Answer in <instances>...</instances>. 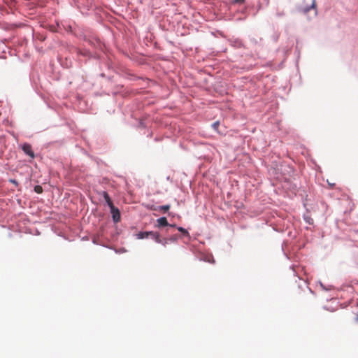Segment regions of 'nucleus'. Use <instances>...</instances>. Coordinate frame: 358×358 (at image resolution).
<instances>
[{
	"instance_id": "nucleus-1",
	"label": "nucleus",
	"mask_w": 358,
	"mask_h": 358,
	"mask_svg": "<svg viewBox=\"0 0 358 358\" xmlns=\"http://www.w3.org/2000/svg\"><path fill=\"white\" fill-rule=\"evenodd\" d=\"M156 226L159 228L166 227V233L169 232V228L176 227V224H169L166 217H161L157 220Z\"/></svg>"
},
{
	"instance_id": "nucleus-2",
	"label": "nucleus",
	"mask_w": 358,
	"mask_h": 358,
	"mask_svg": "<svg viewBox=\"0 0 358 358\" xmlns=\"http://www.w3.org/2000/svg\"><path fill=\"white\" fill-rule=\"evenodd\" d=\"M110 213L112 215L113 221L115 223H117L118 222H120V217H121L120 212L119 209L115 206H113V207L111 206V208H110Z\"/></svg>"
},
{
	"instance_id": "nucleus-3",
	"label": "nucleus",
	"mask_w": 358,
	"mask_h": 358,
	"mask_svg": "<svg viewBox=\"0 0 358 358\" xmlns=\"http://www.w3.org/2000/svg\"><path fill=\"white\" fill-rule=\"evenodd\" d=\"M22 150L23 152L29 156L31 158L34 159L35 157L34 152L32 150L31 145L27 143H24L22 145Z\"/></svg>"
},
{
	"instance_id": "nucleus-4",
	"label": "nucleus",
	"mask_w": 358,
	"mask_h": 358,
	"mask_svg": "<svg viewBox=\"0 0 358 358\" xmlns=\"http://www.w3.org/2000/svg\"><path fill=\"white\" fill-rule=\"evenodd\" d=\"M171 208V206L169 204L163 205V206H153L151 208L153 210H161L163 211V213H166Z\"/></svg>"
},
{
	"instance_id": "nucleus-5",
	"label": "nucleus",
	"mask_w": 358,
	"mask_h": 358,
	"mask_svg": "<svg viewBox=\"0 0 358 358\" xmlns=\"http://www.w3.org/2000/svg\"><path fill=\"white\" fill-rule=\"evenodd\" d=\"M231 45L235 48H240L243 47L242 41L239 38H232L230 40Z\"/></svg>"
},
{
	"instance_id": "nucleus-6",
	"label": "nucleus",
	"mask_w": 358,
	"mask_h": 358,
	"mask_svg": "<svg viewBox=\"0 0 358 358\" xmlns=\"http://www.w3.org/2000/svg\"><path fill=\"white\" fill-rule=\"evenodd\" d=\"M150 231H140L138 234H135V236L137 239H144L148 238L150 236Z\"/></svg>"
},
{
	"instance_id": "nucleus-7",
	"label": "nucleus",
	"mask_w": 358,
	"mask_h": 358,
	"mask_svg": "<svg viewBox=\"0 0 358 358\" xmlns=\"http://www.w3.org/2000/svg\"><path fill=\"white\" fill-rule=\"evenodd\" d=\"M150 236L149 238H152V240H154L157 243H158L159 242H160V234L159 232L157 231H150Z\"/></svg>"
},
{
	"instance_id": "nucleus-8",
	"label": "nucleus",
	"mask_w": 358,
	"mask_h": 358,
	"mask_svg": "<svg viewBox=\"0 0 358 358\" xmlns=\"http://www.w3.org/2000/svg\"><path fill=\"white\" fill-rule=\"evenodd\" d=\"M103 196L104 198L105 201L106 202L107 205L109 206L110 208H111V206H115L113 203V201L109 196V194L106 192H103Z\"/></svg>"
},
{
	"instance_id": "nucleus-9",
	"label": "nucleus",
	"mask_w": 358,
	"mask_h": 358,
	"mask_svg": "<svg viewBox=\"0 0 358 358\" xmlns=\"http://www.w3.org/2000/svg\"><path fill=\"white\" fill-rule=\"evenodd\" d=\"M176 228L178 230V231H180L181 233V235H180V238H182V237L190 238L189 234L186 229H185L182 227H177V226Z\"/></svg>"
},
{
	"instance_id": "nucleus-10",
	"label": "nucleus",
	"mask_w": 358,
	"mask_h": 358,
	"mask_svg": "<svg viewBox=\"0 0 358 358\" xmlns=\"http://www.w3.org/2000/svg\"><path fill=\"white\" fill-rule=\"evenodd\" d=\"M315 7V0H313L312 4L309 6H306L303 9V12L304 13H307L309 12L312 8H314Z\"/></svg>"
},
{
	"instance_id": "nucleus-11",
	"label": "nucleus",
	"mask_w": 358,
	"mask_h": 358,
	"mask_svg": "<svg viewBox=\"0 0 358 358\" xmlns=\"http://www.w3.org/2000/svg\"><path fill=\"white\" fill-rule=\"evenodd\" d=\"M170 243H176L178 241L179 238H180V235L178 234H173L171 235L170 237H169Z\"/></svg>"
},
{
	"instance_id": "nucleus-12",
	"label": "nucleus",
	"mask_w": 358,
	"mask_h": 358,
	"mask_svg": "<svg viewBox=\"0 0 358 358\" xmlns=\"http://www.w3.org/2000/svg\"><path fill=\"white\" fill-rule=\"evenodd\" d=\"M169 243H170L169 238H160V242H159L158 243L162 244L163 246L165 247V246H166L167 244H169Z\"/></svg>"
},
{
	"instance_id": "nucleus-13",
	"label": "nucleus",
	"mask_w": 358,
	"mask_h": 358,
	"mask_svg": "<svg viewBox=\"0 0 358 358\" xmlns=\"http://www.w3.org/2000/svg\"><path fill=\"white\" fill-rule=\"evenodd\" d=\"M303 219L305 220V222L309 224H313V220L310 217V216H304L303 217Z\"/></svg>"
},
{
	"instance_id": "nucleus-14",
	"label": "nucleus",
	"mask_w": 358,
	"mask_h": 358,
	"mask_svg": "<svg viewBox=\"0 0 358 358\" xmlns=\"http://www.w3.org/2000/svg\"><path fill=\"white\" fill-rule=\"evenodd\" d=\"M231 2L233 4L243 6L245 3V0H231Z\"/></svg>"
},
{
	"instance_id": "nucleus-15",
	"label": "nucleus",
	"mask_w": 358,
	"mask_h": 358,
	"mask_svg": "<svg viewBox=\"0 0 358 358\" xmlns=\"http://www.w3.org/2000/svg\"><path fill=\"white\" fill-rule=\"evenodd\" d=\"M219 125H220V122L219 121H216L215 122H213L212 124V127L215 129V130H217L219 127Z\"/></svg>"
},
{
	"instance_id": "nucleus-16",
	"label": "nucleus",
	"mask_w": 358,
	"mask_h": 358,
	"mask_svg": "<svg viewBox=\"0 0 358 358\" xmlns=\"http://www.w3.org/2000/svg\"><path fill=\"white\" fill-rule=\"evenodd\" d=\"M34 190H35V192H37V193H41V192H42V191H43V189H42V187H41V186L37 185V186H36V187H34Z\"/></svg>"
},
{
	"instance_id": "nucleus-17",
	"label": "nucleus",
	"mask_w": 358,
	"mask_h": 358,
	"mask_svg": "<svg viewBox=\"0 0 358 358\" xmlns=\"http://www.w3.org/2000/svg\"><path fill=\"white\" fill-rule=\"evenodd\" d=\"M320 286L322 287V289H324V290H329V289L326 288V287L323 285V284H322V282H320Z\"/></svg>"
},
{
	"instance_id": "nucleus-18",
	"label": "nucleus",
	"mask_w": 358,
	"mask_h": 358,
	"mask_svg": "<svg viewBox=\"0 0 358 358\" xmlns=\"http://www.w3.org/2000/svg\"><path fill=\"white\" fill-rule=\"evenodd\" d=\"M10 182H12V183H14V184H15V185H17V181H16L15 180H14V179H11V180H10Z\"/></svg>"
},
{
	"instance_id": "nucleus-19",
	"label": "nucleus",
	"mask_w": 358,
	"mask_h": 358,
	"mask_svg": "<svg viewBox=\"0 0 358 358\" xmlns=\"http://www.w3.org/2000/svg\"><path fill=\"white\" fill-rule=\"evenodd\" d=\"M92 242H93L94 243H96H96H97L96 238H93Z\"/></svg>"
},
{
	"instance_id": "nucleus-20",
	"label": "nucleus",
	"mask_w": 358,
	"mask_h": 358,
	"mask_svg": "<svg viewBox=\"0 0 358 358\" xmlns=\"http://www.w3.org/2000/svg\"><path fill=\"white\" fill-rule=\"evenodd\" d=\"M355 321H356L357 322H358V314H357V315H356V317H355Z\"/></svg>"
},
{
	"instance_id": "nucleus-21",
	"label": "nucleus",
	"mask_w": 358,
	"mask_h": 358,
	"mask_svg": "<svg viewBox=\"0 0 358 358\" xmlns=\"http://www.w3.org/2000/svg\"><path fill=\"white\" fill-rule=\"evenodd\" d=\"M101 231L99 232L101 235H103V229L102 227L101 228Z\"/></svg>"
},
{
	"instance_id": "nucleus-22",
	"label": "nucleus",
	"mask_w": 358,
	"mask_h": 358,
	"mask_svg": "<svg viewBox=\"0 0 358 358\" xmlns=\"http://www.w3.org/2000/svg\"><path fill=\"white\" fill-rule=\"evenodd\" d=\"M277 15H278V16H282L283 15V13H278Z\"/></svg>"
},
{
	"instance_id": "nucleus-23",
	"label": "nucleus",
	"mask_w": 358,
	"mask_h": 358,
	"mask_svg": "<svg viewBox=\"0 0 358 358\" xmlns=\"http://www.w3.org/2000/svg\"><path fill=\"white\" fill-rule=\"evenodd\" d=\"M100 76H101V77H104V76H105L104 73H101V74H100Z\"/></svg>"
}]
</instances>
